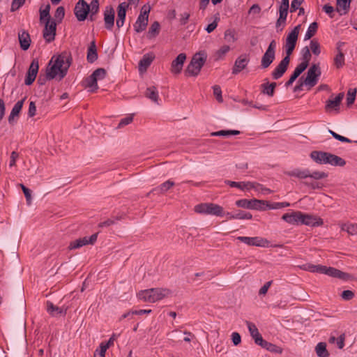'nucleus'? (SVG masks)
<instances>
[{
  "label": "nucleus",
  "mask_w": 357,
  "mask_h": 357,
  "mask_svg": "<svg viewBox=\"0 0 357 357\" xmlns=\"http://www.w3.org/2000/svg\"><path fill=\"white\" fill-rule=\"evenodd\" d=\"M324 274H326L333 278H340L343 280H349L351 278L349 274L342 272L340 270L333 267L325 266Z\"/></svg>",
  "instance_id": "obj_17"
},
{
  "label": "nucleus",
  "mask_w": 357,
  "mask_h": 357,
  "mask_svg": "<svg viewBox=\"0 0 357 357\" xmlns=\"http://www.w3.org/2000/svg\"><path fill=\"white\" fill-rule=\"evenodd\" d=\"M47 310L52 316L56 317L59 315H65L66 314L67 308L59 307L48 301L47 303Z\"/></svg>",
  "instance_id": "obj_27"
},
{
  "label": "nucleus",
  "mask_w": 357,
  "mask_h": 357,
  "mask_svg": "<svg viewBox=\"0 0 357 357\" xmlns=\"http://www.w3.org/2000/svg\"><path fill=\"white\" fill-rule=\"evenodd\" d=\"M207 59L205 52L201 51L196 53L192 58L191 61L187 66L185 74L188 76H197L204 65Z\"/></svg>",
  "instance_id": "obj_3"
},
{
  "label": "nucleus",
  "mask_w": 357,
  "mask_h": 357,
  "mask_svg": "<svg viewBox=\"0 0 357 357\" xmlns=\"http://www.w3.org/2000/svg\"><path fill=\"white\" fill-rule=\"evenodd\" d=\"M301 224L311 227L321 226L324 224L323 220L319 217L305 214L301 212Z\"/></svg>",
  "instance_id": "obj_16"
},
{
  "label": "nucleus",
  "mask_w": 357,
  "mask_h": 357,
  "mask_svg": "<svg viewBox=\"0 0 357 357\" xmlns=\"http://www.w3.org/2000/svg\"><path fill=\"white\" fill-rule=\"evenodd\" d=\"M65 15V9L63 6H59L56 8L54 13L55 22L57 21L59 23L62 21Z\"/></svg>",
  "instance_id": "obj_56"
},
{
  "label": "nucleus",
  "mask_w": 357,
  "mask_h": 357,
  "mask_svg": "<svg viewBox=\"0 0 357 357\" xmlns=\"http://www.w3.org/2000/svg\"><path fill=\"white\" fill-rule=\"evenodd\" d=\"M326 152L313 151L310 153V158L317 163L325 165V157Z\"/></svg>",
  "instance_id": "obj_39"
},
{
  "label": "nucleus",
  "mask_w": 357,
  "mask_h": 357,
  "mask_svg": "<svg viewBox=\"0 0 357 357\" xmlns=\"http://www.w3.org/2000/svg\"><path fill=\"white\" fill-rule=\"evenodd\" d=\"M302 61L298 65L301 68L306 69L309 65V62L311 59V53L308 47H305L302 49Z\"/></svg>",
  "instance_id": "obj_31"
},
{
  "label": "nucleus",
  "mask_w": 357,
  "mask_h": 357,
  "mask_svg": "<svg viewBox=\"0 0 357 357\" xmlns=\"http://www.w3.org/2000/svg\"><path fill=\"white\" fill-rule=\"evenodd\" d=\"M234 216L235 219L240 220H250L252 218V215L250 213L243 211H238L237 213H234Z\"/></svg>",
  "instance_id": "obj_57"
},
{
  "label": "nucleus",
  "mask_w": 357,
  "mask_h": 357,
  "mask_svg": "<svg viewBox=\"0 0 357 357\" xmlns=\"http://www.w3.org/2000/svg\"><path fill=\"white\" fill-rule=\"evenodd\" d=\"M132 121H133V115L132 114L122 119L118 125V128H121L124 127L125 126L130 124V123L132 122Z\"/></svg>",
  "instance_id": "obj_64"
},
{
  "label": "nucleus",
  "mask_w": 357,
  "mask_h": 357,
  "mask_svg": "<svg viewBox=\"0 0 357 357\" xmlns=\"http://www.w3.org/2000/svg\"><path fill=\"white\" fill-rule=\"evenodd\" d=\"M86 59L88 62L91 63L98 59L97 48L95 40H93L91 43L90 46L88 48Z\"/></svg>",
  "instance_id": "obj_33"
},
{
  "label": "nucleus",
  "mask_w": 357,
  "mask_h": 357,
  "mask_svg": "<svg viewBox=\"0 0 357 357\" xmlns=\"http://www.w3.org/2000/svg\"><path fill=\"white\" fill-rule=\"evenodd\" d=\"M92 75L97 81L103 79L106 76V70L102 68H98L93 72Z\"/></svg>",
  "instance_id": "obj_58"
},
{
  "label": "nucleus",
  "mask_w": 357,
  "mask_h": 357,
  "mask_svg": "<svg viewBox=\"0 0 357 357\" xmlns=\"http://www.w3.org/2000/svg\"><path fill=\"white\" fill-rule=\"evenodd\" d=\"M50 4H47L43 10H41V9L40 10V21L45 20V22H46L47 19H51V17L50 15Z\"/></svg>",
  "instance_id": "obj_55"
},
{
  "label": "nucleus",
  "mask_w": 357,
  "mask_h": 357,
  "mask_svg": "<svg viewBox=\"0 0 357 357\" xmlns=\"http://www.w3.org/2000/svg\"><path fill=\"white\" fill-rule=\"evenodd\" d=\"M321 72L319 64H312L307 70L304 84L310 87L314 86L318 82V78L321 75Z\"/></svg>",
  "instance_id": "obj_8"
},
{
  "label": "nucleus",
  "mask_w": 357,
  "mask_h": 357,
  "mask_svg": "<svg viewBox=\"0 0 357 357\" xmlns=\"http://www.w3.org/2000/svg\"><path fill=\"white\" fill-rule=\"evenodd\" d=\"M246 324L248 326L251 337L254 339L255 342L259 345L261 342H262L264 339L259 333L258 328L255 324L250 321H246Z\"/></svg>",
  "instance_id": "obj_25"
},
{
  "label": "nucleus",
  "mask_w": 357,
  "mask_h": 357,
  "mask_svg": "<svg viewBox=\"0 0 357 357\" xmlns=\"http://www.w3.org/2000/svg\"><path fill=\"white\" fill-rule=\"evenodd\" d=\"M186 59V55L184 53L179 54L177 57L172 61L171 65V72L174 74H178L183 68V63Z\"/></svg>",
  "instance_id": "obj_18"
},
{
  "label": "nucleus",
  "mask_w": 357,
  "mask_h": 357,
  "mask_svg": "<svg viewBox=\"0 0 357 357\" xmlns=\"http://www.w3.org/2000/svg\"><path fill=\"white\" fill-rule=\"evenodd\" d=\"M289 206V204L287 202H276V203H273V204H270L267 201V204H266L265 206H266V209H278V208L287 207Z\"/></svg>",
  "instance_id": "obj_53"
},
{
  "label": "nucleus",
  "mask_w": 357,
  "mask_h": 357,
  "mask_svg": "<svg viewBox=\"0 0 357 357\" xmlns=\"http://www.w3.org/2000/svg\"><path fill=\"white\" fill-rule=\"evenodd\" d=\"M351 0H337V11L342 15L348 13Z\"/></svg>",
  "instance_id": "obj_36"
},
{
  "label": "nucleus",
  "mask_w": 357,
  "mask_h": 357,
  "mask_svg": "<svg viewBox=\"0 0 357 357\" xmlns=\"http://www.w3.org/2000/svg\"><path fill=\"white\" fill-rule=\"evenodd\" d=\"M344 43L339 41L336 44L337 54L334 58V64L337 68H340L344 65V54L342 47Z\"/></svg>",
  "instance_id": "obj_22"
},
{
  "label": "nucleus",
  "mask_w": 357,
  "mask_h": 357,
  "mask_svg": "<svg viewBox=\"0 0 357 357\" xmlns=\"http://www.w3.org/2000/svg\"><path fill=\"white\" fill-rule=\"evenodd\" d=\"M160 24L158 22H154L151 24L147 33V38L149 39L154 38L159 34L160 32Z\"/></svg>",
  "instance_id": "obj_42"
},
{
  "label": "nucleus",
  "mask_w": 357,
  "mask_h": 357,
  "mask_svg": "<svg viewBox=\"0 0 357 357\" xmlns=\"http://www.w3.org/2000/svg\"><path fill=\"white\" fill-rule=\"evenodd\" d=\"M341 229L347 231L350 235H356L357 224H343L341 226Z\"/></svg>",
  "instance_id": "obj_46"
},
{
  "label": "nucleus",
  "mask_w": 357,
  "mask_h": 357,
  "mask_svg": "<svg viewBox=\"0 0 357 357\" xmlns=\"http://www.w3.org/2000/svg\"><path fill=\"white\" fill-rule=\"evenodd\" d=\"M82 84L85 88H89L91 92H95L98 89V81L92 74L83 81Z\"/></svg>",
  "instance_id": "obj_30"
},
{
  "label": "nucleus",
  "mask_w": 357,
  "mask_h": 357,
  "mask_svg": "<svg viewBox=\"0 0 357 357\" xmlns=\"http://www.w3.org/2000/svg\"><path fill=\"white\" fill-rule=\"evenodd\" d=\"M20 186V188H22L24 194V196L26 197V202H27V204L28 205H30L31 203V190L27 188L24 185L20 183L19 185Z\"/></svg>",
  "instance_id": "obj_61"
},
{
  "label": "nucleus",
  "mask_w": 357,
  "mask_h": 357,
  "mask_svg": "<svg viewBox=\"0 0 357 357\" xmlns=\"http://www.w3.org/2000/svg\"><path fill=\"white\" fill-rule=\"evenodd\" d=\"M318 24L316 22L311 23L307 29V31L305 35L304 39L305 40L310 39L313 37L317 31Z\"/></svg>",
  "instance_id": "obj_45"
},
{
  "label": "nucleus",
  "mask_w": 357,
  "mask_h": 357,
  "mask_svg": "<svg viewBox=\"0 0 357 357\" xmlns=\"http://www.w3.org/2000/svg\"><path fill=\"white\" fill-rule=\"evenodd\" d=\"M249 63V59L246 57L245 55H241L239 57L236 59L235 61L233 69H232V73L234 75L238 74L241 70L245 68L248 63Z\"/></svg>",
  "instance_id": "obj_23"
},
{
  "label": "nucleus",
  "mask_w": 357,
  "mask_h": 357,
  "mask_svg": "<svg viewBox=\"0 0 357 357\" xmlns=\"http://www.w3.org/2000/svg\"><path fill=\"white\" fill-rule=\"evenodd\" d=\"M356 93V89H349L348 90L347 97V105L348 107H350L354 102Z\"/></svg>",
  "instance_id": "obj_47"
},
{
  "label": "nucleus",
  "mask_w": 357,
  "mask_h": 357,
  "mask_svg": "<svg viewBox=\"0 0 357 357\" xmlns=\"http://www.w3.org/2000/svg\"><path fill=\"white\" fill-rule=\"evenodd\" d=\"M90 8L84 0H79L75 4L74 13L78 21H84L86 19Z\"/></svg>",
  "instance_id": "obj_12"
},
{
  "label": "nucleus",
  "mask_w": 357,
  "mask_h": 357,
  "mask_svg": "<svg viewBox=\"0 0 357 357\" xmlns=\"http://www.w3.org/2000/svg\"><path fill=\"white\" fill-rule=\"evenodd\" d=\"M301 211H293L291 213H284L282 215V219L287 223L291 225H298L301 224Z\"/></svg>",
  "instance_id": "obj_24"
},
{
  "label": "nucleus",
  "mask_w": 357,
  "mask_h": 357,
  "mask_svg": "<svg viewBox=\"0 0 357 357\" xmlns=\"http://www.w3.org/2000/svg\"><path fill=\"white\" fill-rule=\"evenodd\" d=\"M315 351L319 357H328L329 353L326 349V344L325 342H319L315 347Z\"/></svg>",
  "instance_id": "obj_41"
},
{
  "label": "nucleus",
  "mask_w": 357,
  "mask_h": 357,
  "mask_svg": "<svg viewBox=\"0 0 357 357\" xmlns=\"http://www.w3.org/2000/svg\"><path fill=\"white\" fill-rule=\"evenodd\" d=\"M277 86L275 82L269 83L268 82L261 84V91L262 93L266 94L270 97L273 96L275 89Z\"/></svg>",
  "instance_id": "obj_34"
},
{
  "label": "nucleus",
  "mask_w": 357,
  "mask_h": 357,
  "mask_svg": "<svg viewBox=\"0 0 357 357\" xmlns=\"http://www.w3.org/2000/svg\"><path fill=\"white\" fill-rule=\"evenodd\" d=\"M230 47L228 45H222L217 52H215V59L219 60L222 59L225 55L229 51Z\"/></svg>",
  "instance_id": "obj_52"
},
{
  "label": "nucleus",
  "mask_w": 357,
  "mask_h": 357,
  "mask_svg": "<svg viewBox=\"0 0 357 357\" xmlns=\"http://www.w3.org/2000/svg\"><path fill=\"white\" fill-rule=\"evenodd\" d=\"M276 42L273 40L261 59L260 67L261 69L268 68L275 59Z\"/></svg>",
  "instance_id": "obj_6"
},
{
  "label": "nucleus",
  "mask_w": 357,
  "mask_h": 357,
  "mask_svg": "<svg viewBox=\"0 0 357 357\" xmlns=\"http://www.w3.org/2000/svg\"><path fill=\"white\" fill-rule=\"evenodd\" d=\"M328 176V174L324 172L314 171L313 172H310L309 170L308 172V178H312L315 180H319L325 178Z\"/></svg>",
  "instance_id": "obj_48"
},
{
  "label": "nucleus",
  "mask_w": 357,
  "mask_h": 357,
  "mask_svg": "<svg viewBox=\"0 0 357 357\" xmlns=\"http://www.w3.org/2000/svg\"><path fill=\"white\" fill-rule=\"evenodd\" d=\"M171 294L168 289L152 288L140 291L137 294V297L144 302L155 303L169 296Z\"/></svg>",
  "instance_id": "obj_2"
},
{
  "label": "nucleus",
  "mask_w": 357,
  "mask_h": 357,
  "mask_svg": "<svg viewBox=\"0 0 357 357\" xmlns=\"http://www.w3.org/2000/svg\"><path fill=\"white\" fill-rule=\"evenodd\" d=\"M90 8V12L92 15H96L99 10V1L98 0H92L90 4H88Z\"/></svg>",
  "instance_id": "obj_59"
},
{
  "label": "nucleus",
  "mask_w": 357,
  "mask_h": 357,
  "mask_svg": "<svg viewBox=\"0 0 357 357\" xmlns=\"http://www.w3.org/2000/svg\"><path fill=\"white\" fill-rule=\"evenodd\" d=\"M225 183L229 185L231 188H238L242 190L246 189H252V187H254L252 182H236L231 181H226Z\"/></svg>",
  "instance_id": "obj_38"
},
{
  "label": "nucleus",
  "mask_w": 357,
  "mask_h": 357,
  "mask_svg": "<svg viewBox=\"0 0 357 357\" xmlns=\"http://www.w3.org/2000/svg\"><path fill=\"white\" fill-rule=\"evenodd\" d=\"M18 39L20 44V47L23 50H26L30 47L31 38L28 31L22 30L18 33Z\"/></svg>",
  "instance_id": "obj_26"
},
{
  "label": "nucleus",
  "mask_w": 357,
  "mask_h": 357,
  "mask_svg": "<svg viewBox=\"0 0 357 357\" xmlns=\"http://www.w3.org/2000/svg\"><path fill=\"white\" fill-rule=\"evenodd\" d=\"M305 70V69L301 68V66H297L293 74L291 75L289 79L285 83V86L288 87L291 86Z\"/></svg>",
  "instance_id": "obj_43"
},
{
  "label": "nucleus",
  "mask_w": 357,
  "mask_h": 357,
  "mask_svg": "<svg viewBox=\"0 0 357 357\" xmlns=\"http://www.w3.org/2000/svg\"><path fill=\"white\" fill-rule=\"evenodd\" d=\"M144 96L155 103H158L159 96L155 86L148 87L145 91Z\"/></svg>",
  "instance_id": "obj_37"
},
{
  "label": "nucleus",
  "mask_w": 357,
  "mask_h": 357,
  "mask_svg": "<svg viewBox=\"0 0 357 357\" xmlns=\"http://www.w3.org/2000/svg\"><path fill=\"white\" fill-rule=\"evenodd\" d=\"M262 348L266 349V350L275 353V354H281L282 352V349L275 344H273L271 342H268L264 340H263L262 342L259 344Z\"/></svg>",
  "instance_id": "obj_40"
},
{
  "label": "nucleus",
  "mask_w": 357,
  "mask_h": 357,
  "mask_svg": "<svg viewBox=\"0 0 357 357\" xmlns=\"http://www.w3.org/2000/svg\"><path fill=\"white\" fill-rule=\"evenodd\" d=\"M289 62L290 58L284 57L271 73L272 78L276 80L282 77L287 71Z\"/></svg>",
  "instance_id": "obj_15"
},
{
  "label": "nucleus",
  "mask_w": 357,
  "mask_h": 357,
  "mask_svg": "<svg viewBox=\"0 0 357 357\" xmlns=\"http://www.w3.org/2000/svg\"><path fill=\"white\" fill-rule=\"evenodd\" d=\"M174 185V183L169 180L162 183L159 187V190H160L161 193H164Z\"/></svg>",
  "instance_id": "obj_62"
},
{
  "label": "nucleus",
  "mask_w": 357,
  "mask_h": 357,
  "mask_svg": "<svg viewBox=\"0 0 357 357\" xmlns=\"http://www.w3.org/2000/svg\"><path fill=\"white\" fill-rule=\"evenodd\" d=\"M97 237L98 234H93L90 237L85 236L83 238L76 239L70 243L68 248L70 250H74L79 248L86 245H93L97 240Z\"/></svg>",
  "instance_id": "obj_13"
},
{
  "label": "nucleus",
  "mask_w": 357,
  "mask_h": 357,
  "mask_svg": "<svg viewBox=\"0 0 357 357\" xmlns=\"http://www.w3.org/2000/svg\"><path fill=\"white\" fill-rule=\"evenodd\" d=\"M24 99L17 101L12 109V111L8 117V122L13 123L15 117H18L19 114L22 108Z\"/></svg>",
  "instance_id": "obj_35"
},
{
  "label": "nucleus",
  "mask_w": 357,
  "mask_h": 357,
  "mask_svg": "<svg viewBox=\"0 0 357 357\" xmlns=\"http://www.w3.org/2000/svg\"><path fill=\"white\" fill-rule=\"evenodd\" d=\"M237 239L241 242L245 243L250 246L257 247H268L269 241L264 238L260 236L247 237V236H238Z\"/></svg>",
  "instance_id": "obj_11"
},
{
  "label": "nucleus",
  "mask_w": 357,
  "mask_h": 357,
  "mask_svg": "<svg viewBox=\"0 0 357 357\" xmlns=\"http://www.w3.org/2000/svg\"><path fill=\"white\" fill-rule=\"evenodd\" d=\"M219 21H220L219 13H216L214 15L213 22H211V24H209L205 29V30L207 31V33H210L213 32L216 29Z\"/></svg>",
  "instance_id": "obj_51"
},
{
  "label": "nucleus",
  "mask_w": 357,
  "mask_h": 357,
  "mask_svg": "<svg viewBox=\"0 0 357 357\" xmlns=\"http://www.w3.org/2000/svg\"><path fill=\"white\" fill-rule=\"evenodd\" d=\"M195 211L197 213L222 216L224 209L222 206L213 203H203L195 206Z\"/></svg>",
  "instance_id": "obj_4"
},
{
  "label": "nucleus",
  "mask_w": 357,
  "mask_h": 357,
  "mask_svg": "<svg viewBox=\"0 0 357 357\" xmlns=\"http://www.w3.org/2000/svg\"><path fill=\"white\" fill-rule=\"evenodd\" d=\"M150 9L149 6L144 5L142 7L140 14L134 24V29L137 33H140L146 29L149 22Z\"/></svg>",
  "instance_id": "obj_7"
},
{
  "label": "nucleus",
  "mask_w": 357,
  "mask_h": 357,
  "mask_svg": "<svg viewBox=\"0 0 357 357\" xmlns=\"http://www.w3.org/2000/svg\"><path fill=\"white\" fill-rule=\"evenodd\" d=\"M128 3L126 2H123L118 6L116 20V26L118 28L122 27L124 24L126 10L128 8Z\"/></svg>",
  "instance_id": "obj_20"
},
{
  "label": "nucleus",
  "mask_w": 357,
  "mask_h": 357,
  "mask_svg": "<svg viewBox=\"0 0 357 357\" xmlns=\"http://www.w3.org/2000/svg\"><path fill=\"white\" fill-rule=\"evenodd\" d=\"M240 134V131L236 130H220L211 133L212 136H229V135H236Z\"/></svg>",
  "instance_id": "obj_49"
},
{
  "label": "nucleus",
  "mask_w": 357,
  "mask_h": 357,
  "mask_svg": "<svg viewBox=\"0 0 357 357\" xmlns=\"http://www.w3.org/2000/svg\"><path fill=\"white\" fill-rule=\"evenodd\" d=\"M344 93L343 92L340 93L333 98V96L330 97L328 100H326L325 105V110L326 112H331L332 111H335L338 112L340 111V107L341 102L344 98Z\"/></svg>",
  "instance_id": "obj_10"
},
{
  "label": "nucleus",
  "mask_w": 357,
  "mask_h": 357,
  "mask_svg": "<svg viewBox=\"0 0 357 357\" xmlns=\"http://www.w3.org/2000/svg\"><path fill=\"white\" fill-rule=\"evenodd\" d=\"M295 47H296V44L286 40L285 45H284V49H285V52H286L285 57L290 58V56L292 54Z\"/></svg>",
  "instance_id": "obj_60"
},
{
  "label": "nucleus",
  "mask_w": 357,
  "mask_h": 357,
  "mask_svg": "<svg viewBox=\"0 0 357 357\" xmlns=\"http://www.w3.org/2000/svg\"><path fill=\"white\" fill-rule=\"evenodd\" d=\"M115 12L112 6H107L104 12V22L105 28L111 30L114 24Z\"/></svg>",
  "instance_id": "obj_19"
},
{
  "label": "nucleus",
  "mask_w": 357,
  "mask_h": 357,
  "mask_svg": "<svg viewBox=\"0 0 357 357\" xmlns=\"http://www.w3.org/2000/svg\"><path fill=\"white\" fill-rule=\"evenodd\" d=\"M300 29H301V25L296 26L294 28V29L288 34V36L286 38V40L293 43L296 45Z\"/></svg>",
  "instance_id": "obj_44"
},
{
  "label": "nucleus",
  "mask_w": 357,
  "mask_h": 357,
  "mask_svg": "<svg viewBox=\"0 0 357 357\" xmlns=\"http://www.w3.org/2000/svg\"><path fill=\"white\" fill-rule=\"evenodd\" d=\"M26 0H13L10 10L16 11L25 3Z\"/></svg>",
  "instance_id": "obj_63"
},
{
  "label": "nucleus",
  "mask_w": 357,
  "mask_h": 357,
  "mask_svg": "<svg viewBox=\"0 0 357 357\" xmlns=\"http://www.w3.org/2000/svg\"><path fill=\"white\" fill-rule=\"evenodd\" d=\"M325 266H326L319 265V264L314 265L312 264H305L301 266L300 268L303 271H309L311 273H324Z\"/></svg>",
  "instance_id": "obj_32"
},
{
  "label": "nucleus",
  "mask_w": 357,
  "mask_h": 357,
  "mask_svg": "<svg viewBox=\"0 0 357 357\" xmlns=\"http://www.w3.org/2000/svg\"><path fill=\"white\" fill-rule=\"evenodd\" d=\"M39 69L38 61L33 59L26 75L24 83L26 85H31L36 79Z\"/></svg>",
  "instance_id": "obj_14"
},
{
  "label": "nucleus",
  "mask_w": 357,
  "mask_h": 357,
  "mask_svg": "<svg viewBox=\"0 0 357 357\" xmlns=\"http://www.w3.org/2000/svg\"><path fill=\"white\" fill-rule=\"evenodd\" d=\"M155 56L153 54H147L143 56V58L139 61V70L141 73H144L148 67L151 64Z\"/></svg>",
  "instance_id": "obj_28"
},
{
  "label": "nucleus",
  "mask_w": 357,
  "mask_h": 357,
  "mask_svg": "<svg viewBox=\"0 0 357 357\" xmlns=\"http://www.w3.org/2000/svg\"><path fill=\"white\" fill-rule=\"evenodd\" d=\"M56 31V22L52 19H47L43 36L47 43H51L55 39Z\"/></svg>",
  "instance_id": "obj_9"
},
{
  "label": "nucleus",
  "mask_w": 357,
  "mask_h": 357,
  "mask_svg": "<svg viewBox=\"0 0 357 357\" xmlns=\"http://www.w3.org/2000/svg\"><path fill=\"white\" fill-rule=\"evenodd\" d=\"M224 37L228 43H234L236 40V31L233 29H227L225 32Z\"/></svg>",
  "instance_id": "obj_50"
},
{
  "label": "nucleus",
  "mask_w": 357,
  "mask_h": 357,
  "mask_svg": "<svg viewBox=\"0 0 357 357\" xmlns=\"http://www.w3.org/2000/svg\"><path fill=\"white\" fill-rule=\"evenodd\" d=\"M309 169H294L291 171H287L284 174L289 176L296 177L300 179H304L308 178Z\"/></svg>",
  "instance_id": "obj_29"
},
{
  "label": "nucleus",
  "mask_w": 357,
  "mask_h": 357,
  "mask_svg": "<svg viewBox=\"0 0 357 357\" xmlns=\"http://www.w3.org/2000/svg\"><path fill=\"white\" fill-rule=\"evenodd\" d=\"M310 50L314 54H315L317 56L320 54V53H321L320 44L319 43V42L317 40L313 39L310 41Z\"/></svg>",
  "instance_id": "obj_54"
},
{
  "label": "nucleus",
  "mask_w": 357,
  "mask_h": 357,
  "mask_svg": "<svg viewBox=\"0 0 357 357\" xmlns=\"http://www.w3.org/2000/svg\"><path fill=\"white\" fill-rule=\"evenodd\" d=\"M72 56L67 52H63L57 56H53L47 68V79H53L57 76L59 80L67 74L72 63Z\"/></svg>",
  "instance_id": "obj_1"
},
{
  "label": "nucleus",
  "mask_w": 357,
  "mask_h": 357,
  "mask_svg": "<svg viewBox=\"0 0 357 357\" xmlns=\"http://www.w3.org/2000/svg\"><path fill=\"white\" fill-rule=\"evenodd\" d=\"M266 204H267V201L256 199L250 200L242 199L236 202V205L238 207L259 211H265Z\"/></svg>",
  "instance_id": "obj_5"
},
{
  "label": "nucleus",
  "mask_w": 357,
  "mask_h": 357,
  "mask_svg": "<svg viewBox=\"0 0 357 357\" xmlns=\"http://www.w3.org/2000/svg\"><path fill=\"white\" fill-rule=\"evenodd\" d=\"M325 160V165L338 167H344L346 165V161L343 158L328 152L326 153Z\"/></svg>",
  "instance_id": "obj_21"
}]
</instances>
